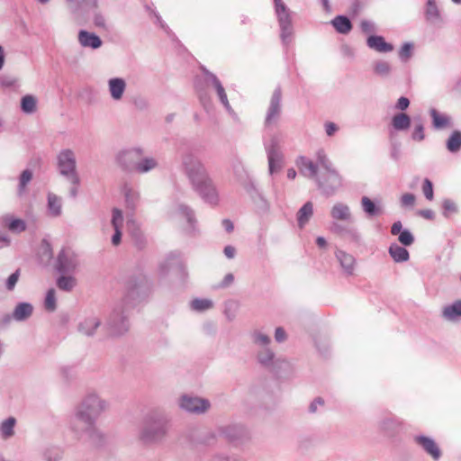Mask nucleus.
<instances>
[{
    "label": "nucleus",
    "mask_w": 461,
    "mask_h": 461,
    "mask_svg": "<svg viewBox=\"0 0 461 461\" xmlns=\"http://www.w3.org/2000/svg\"><path fill=\"white\" fill-rule=\"evenodd\" d=\"M446 146L447 150L452 153L459 151L461 149V131H454L447 139Z\"/></svg>",
    "instance_id": "41"
},
{
    "label": "nucleus",
    "mask_w": 461,
    "mask_h": 461,
    "mask_svg": "<svg viewBox=\"0 0 461 461\" xmlns=\"http://www.w3.org/2000/svg\"><path fill=\"white\" fill-rule=\"evenodd\" d=\"M8 228L12 231L21 232L25 230L26 224L24 221L21 219H14L9 222Z\"/></svg>",
    "instance_id": "56"
},
{
    "label": "nucleus",
    "mask_w": 461,
    "mask_h": 461,
    "mask_svg": "<svg viewBox=\"0 0 461 461\" xmlns=\"http://www.w3.org/2000/svg\"><path fill=\"white\" fill-rule=\"evenodd\" d=\"M287 338L285 330L282 327H277L275 330V339L278 343L285 341Z\"/></svg>",
    "instance_id": "63"
},
{
    "label": "nucleus",
    "mask_w": 461,
    "mask_h": 461,
    "mask_svg": "<svg viewBox=\"0 0 461 461\" xmlns=\"http://www.w3.org/2000/svg\"><path fill=\"white\" fill-rule=\"evenodd\" d=\"M16 420L9 417L0 423V436L3 439H8L14 435V426Z\"/></svg>",
    "instance_id": "38"
},
{
    "label": "nucleus",
    "mask_w": 461,
    "mask_h": 461,
    "mask_svg": "<svg viewBox=\"0 0 461 461\" xmlns=\"http://www.w3.org/2000/svg\"><path fill=\"white\" fill-rule=\"evenodd\" d=\"M330 216L337 221L351 222L353 221L350 207L341 202L333 204L330 209Z\"/></svg>",
    "instance_id": "20"
},
{
    "label": "nucleus",
    "mask_w": 461,
    "mask_h": 461,
    "mask_svg": "<svg viewBox=\"0 0 461 461\" xmlns=\"http://www.w3.org/2000/svg\"><path fill=\"white\" fill-rule=\"evenodd\" d=\"M257 361L262 367L276 375L293 370L291 363L285 358L276 357L270 348H260L257 353Z\"/></svg>",
    "instance_id": "6"
},
{
    "label": "nucleus",
    "mask_w": 461,
    "mask_h": 461,
    "mask_svg": "<svg viewBox=\"0 0 461 461\" xmlns=\"http://www.w3.org/2000/svg\"><path fill=\"white\" fill-rule=\"evenodd\" d=\"M101 324L102 321L97 316H89L78 323L77 330L84 336L92 337Z\"/></svg>",
    "instance_id": "21"
},
{
    "label": "nucleus",
    "mask_w": 461,
    "mask_h": 461,
    "mask_svg": "<svg viewBox=\"0 0 461 461\" xmlns=\"http://www.w3.org/2000/svg\"><path fill=\"white\" fill-rule=\"evenodd\" d=\"M47 209L51 217H59L62 213V199L54 193L47 194Z\"/></svg>",
    "instance_id": "29"
},
{
    "label": "nucleus",
    "mask_w": 461,
    "mask_h": 461,
    "mask_svg": "<svg viewBox=\"0 0 461 461\" xmlns=\"http://www.w3.org/2000/svg\"><path fill=\"white\" fill-rule=\"evenodd\" d=\"M123 193L126 207L131 211H134L140 200V192L130 186H125Z\"/></svg>",
    "instance_id": "34"
},
{
    "label": "nucleus",
    "mask_w": 461,
    "mask_h": 461,
    "mask_svg": "<svg viewBox=\"0 0 461 461\" xmlns=\"http://www.w3.org/2000/svg\"><path fill=\"white\" fill-rule=\"evenodd\" d=\"M425 18L429 23L432 24L442 22L441 14L436 0H427L425 7Z\"/></svg>",
    "instance_id": "31"
},
{
    "label": "nucleus",
    "mask_w": 461,
    "mask_h": 461,
    "mask_svg": "<svg viewBox=\"0 0 461 461\" xmlns=\"http://www.w3.org/2000/svg\"><path fill=\"white\" fill-rule=\"evenodd\" d=\"M193 189L207 203L212 204L218 203V192L210 176L194 185Z\"/></svg>",
    "instance_id": "16"
},
{
    "label": "nucleus",
    "mask_w": 461,
    "mask_h": 461,
    "mask_svg": "<svg viewBox=\"0 0 461 461\" xmlns=\"http://www.w3.org/2000/svg\"><path fill=\"white\" fill-rule=\"evenodd\" d=\"M95 422L96 420L78 422L79 431L74 428L69 429L77 439H83L94 445H100L104 440V435L97 428Z\"/></svg>",
    "instance_id": "9"
},
{
    "label": "nucleus",
    "mask_w": 461,
    "mask_h": 461,
    "mask_svg": "<svg viewBox=\"0 0 461 461\" xmlns=\"http://www.w3.org/2000/svg\"><path fill=\"white\" fill-rule=\"evenodd\" d=\"M210 406L208 400L196 396L185 394L179 399V407L192 414H203L210 409Z\"/></svg>",
    "instance_id": "11"
},
{
    "label": "nucleus",
    "mask_w": 461,
    "mask_h": 461,
    "mask_svg": "<svg viewBox=\"0 0 461 461\" xmlns=\"http://www.w3.org/2000/svg\"><path fill=\"white\" fill-rule=\"evenodd\" d=\"M172 215L185 217L189 223V229H194L195 218L194 212L185 204H177L172 211Z\"/></svg>",
    "instance_id": "33"
},
{
    "label": "nucleus",
    "mask_w": 461,
    "mask_h": 461,
    "mask_svg": "<svg viewBox=\"0 0 461 461\" xmlns=\"http://www.w3.org/2000/svg\"><path fill=\"white\" fill-rule=\"evenodd\" d=\"M66 2L68 7L74 12L78 11L83 4H85V0H66Z\"/></svg>",
    "instance_id": "64"
},
{
    "label": "nucleus",
    "mask_w": 461,
    "mask_h": 461,
    "mask_svg": "<svg viewBox=\"0 0 461 461\" xmlns=\"http://www.w3.org/2000/svg\"><path fill=\"white\" fill-rule=\"evenodd\" d=\"M414 441L420 446L434 460L439 459L441 451L433 438L423 435L415 436Z\"/></svg>",
    "instance_id": "19"
},
{
    "label": "nucleus",
    "mask_w": 461,
    "mask_h": 461,
    "mask_svg": "<svg viewBox=\"0 0 461 461\" xmlns=\"http://www.w3.org/2000/svg\"><path fill=\"white\" fill-rule=\"evenodd\" d=\"M190 306L195 312H205L213 307V302L207 298H196L191 301Z\"/></svg>",
    "instance_id": "44"
},
{
    "label": "nucleus",
    "mask_w": 461,
    "mask_h": 461,
    "mask_svg": "<svg viewBox=\"0 0 461 461\" xmlns=\"http://www.w3.org/2000/svg\"><path fill=\"white\" fill-rule=\"evenodd\" d=\"M168 429L169 422L165 416L150 414L143 421L139 433V438L144 444H158L165 440Z\"/></svg>",
    "instance_id": "3"
},
{
    "label": "nucleus",
    "mask_w": 461,
    "mask_h": 461,
    "mask_svg": "<svg viewBox=\"0 0 461 461\" xmlns=\"http://www.w3.org/2000/svg\"><path fill=\"white\" fill-rule=\"evenodd\" d=\"M281 99H282V92L281 88L277 87L273 92V95L270 99L269 107L267 112L265 125L270 126L276 123L281 114Z\"/></svg>",
    "instance_id": "15"
},
{
    "label": "nucleus",
    "mask_w": 461,
    "mask_h": 461,
    "mask_svg": "<svg viewBox=\"0 0 461 461\" xmlns=\"http://www.w3.org/2000/svg\"><path fill=\"white\" fill-rule=\"evenodd\" d=\"M392 125L396 131H404L411 125V118L404 113L395 114L392 119Z\"/></svg>",
    "instance_id": "39"
},
{
    "label": "nucleus",
    "mask_w": 461,
    "mask_h": 461,
    "mask_svg": "<svg viewBox=\"0 0 461 461\" xmlns=\"http://www.w3.org/2000/svg\"><path fill=\"white\" fill-rule=\"evenodd\" d=\"M109 407L108 402L96 392H88L76 407L69 420V428L79 431L78 422L96 420Z\"/></svg>",
    "instance_id": "2"
},
{
    "label": "nucleus",
    "mask_w": 461,
    "mask_h": 461,
    "mask_svg": "<svg viewBox=\"0 0 461 461\" xmlns=\"http://www.w3.org/2000/svg\"><path fill=\"white\" fill-rule=\"evenodd\" d=\"M93 23L95 27L104 31H108V26L104 15L101 13H95L93 16Z\"/></svg>",
    "instance_id": "55"
},
{
    "label": "nucleus",
    "mask_w": 461,
    "mask_h": 461,
    "mask_svg": "<svg viewBox=\"0 0 461 461\" xmlns=\"http://www.w3.org/2000/svg\"><path fill=\"white\" fill-rule=\"evenodd\" d=\"M78 41L85 48L98 49L102 46V40L98 35L85 30L78 32Z\"/></svg>",
    "instance_id": "24"
},
{
    "label": "nucleus",
    "mask_w": 461,
    "mask_h": 461,
    "mask_svg": "<svg viewBox=\"0 0 461 461\" xmlns=\"http://www.w3.org/2000/svg\"><path fill=\"white\" fill-rule=\"evenodd\" d=\"M422 192L424 196L431 201L434 197L433 185L429 179L425 178L422 185Z\"/></svg>",
    "instance_id": "58"
},
{
    "label": "nucleus",
    "mask_w": 461,
    "mask_h": 461,
    "mask_svg": "<svg viewBox=\"0 0 461 461\" xmlns=\"http://www.w3.org/2000/svg\"><path fill=\"white\" fill-rule=\"evenodd\" d=\"M296 166L300 173L313 179L321 193L327 196L333 195L342 185V177L335 167L318 172L314 162L303 156L297 158Z\"/></svg>",
    "instance_id": "1"
},
{
    "label": "nucleus",
    "mask_w": 461,
    "mask_h": 461,
    "mask_svg": "<svg viewBox=\"0 0 461 461\" xmlns=\"http://www.w3.org/2000/svg\"><path fill=\"white\" fill-rule=\"evenodd\" d=\"M106 335L121 336L128 331L129 322L127 317L119 311L114 310L104 326Z\"/></svg>",
    "instance_id": "14"
},
{
    "label": "nucleus",
    "mask_w": 461,
    "mask_h": 461,
    "mask_svg": "<svg viewBox=\"0 0 461 461\" xmlns=\"http://www.w3.org/2000/svg\"><path fill=\"white\" fill-rule=\"evenodd\" d=\"M429 113L435 129L441 130L450 125L451 119L447 115L439 113L434 108L430 109Z\"/></svg>",
    "instance_id": "37"
},
{
    "label": "nucleus",
    "mask_w": 461,
    "mask_h": 461,
    "mask_svg": "<svg viewBox=\"0 0 461 461\" xmlns=\"http://www.w3.org/2000/svg\"><path fill=\"white\" fill-rule=\"evenodd\" d=\"M77 281L73 276H61L57 280V285L63 291L69 292L76 286Z\"/></svg>",
    "instance_id": "47"
},
{
    "label": "nucleus",
    "mask_w": 461,
    "mask_h": 461,
    "mask_svg": "<svg viewBox=\"0 0 461 461\" xmlns=\"http://www.w3.org/2000/svg\"><path fill=\"white\" fill-rule=\"evenodd\" d=\"M314 165L317 167L318 172H320L319 168H321V171H324L334 167L323 150H319L316 153V163H314Z\"/></svg>",
    "instance_id": "45"
},
{
    "label": "nucleus",
    "mask_w": 461,
    "mask_h": 461,
    "mask_svg": "<svg viewBox=\"0 0 461 461\" xmlns=\"http://www.w3.org/2000/svg\"><path fill=\"white\" fill-rule=\"evenodd\" d=\"M398 240L403 246H411L414 242V237L409 230H403L399 234Z\"/></svg>",
    "instance_id": "54"
},
{
    "label": "nucleus",
    "mask_w": 461,
    "mask_h": 461,
    "mask_svg": "<svg viewBox=\"0 0 461 461\" xmlns=\"http://www.w3.org/2000/svg\"><path fill=\"white\" fill-rule=\"evenodd\" d=\"M127 225L134 245L139 249H143L147 245V239L139 225L133 220H129Z\"/></svg>",
    "instance_id": "25"
},
{
    "label": "nucleus",
    "mask_w": 461,
    "mask_h": 461,
    "mask_svg": "<svg viewBox=\"0 0 461 461\" xmlns=\"http://www.w3.org/2000/svg\"><path fill=\"white\" fill-rule=\"evenodd\" d=\"M37 100L33 95H27L21 100L22 111L25 113L31 114L36 111Z\"/></svg>",
    "instance_id": "46"
},
{
    "label": "nucleus",
    "mask_w": 461,
    "mask_h": 461,
    "mask_svg": "<svg viewBox=\"0 0 461 461\" xmlns=\"http://www.w3.org/2000/svg\"><path fill=\"white\" fill-rule=\"evenodd\" d=\"M442 207H443V215L446 218H449L451 214L457 213V212H458L457 204L450 199H445L442 202Z\"/></svg>",
    "instance_id": "51"
},
{
    "label": "nucleus",
    "mask_w": 461,
    "mask_h": 461,
    "mask_svg": "<svg viewBox=\"0 0 461 461\" xmlns=\"http://www.w3.org/2000/svg\"><path fill=\"white\" fill-rule=\"evenodd\" d=\"M366 45L379 53H388L393 50V46L386 42L384 37L378 35H370L366 40Z\"/></svg>",
    "instance_id": "22"
},
{
    "label": "nucleus",
    "mask_w": 461,
    "mask_h": 461,
    "mask_svg": "<svg viewBox=\"0 0 461 461\" xmlns=\"http://www.w3.org/2000/svg\"><path fill=\"white\" fill-rule=\"evenodd\" d=\"M415 203V195L406 193L401 197V204L403 207H412Z\"/></svg>",
    "instance_id": "60"
},
{
    "label": "nucleus",
    "mask_w": 461,
    "mask_h": 461,
    "mask_svg": "<svg viewBox=\"0 0 461 461\" xmlns=\"http://www.w3.org/2000/svg\"><path fill=\"white\" fill-rule=\"evenodd\" d=\"M32 171L30 169H25L21 173L17 188V194L19 196H23L26 193L27 185L32 181Z\"/></svg>",
    "instance_id": "42"
},
{
    "label": "nucleus",
    "mask_w": 461,
    "mask_h": 461,
    "mask_svg": "<svg viewBox=\"0 0 461 461\" xmlns=\"http://www.w3.org/2000/svg\"><path fill=\"white\" fill-rule=\"evenodd\" d=\"M107 86L111 98L119 102L124 95L127 84L122 77H112L108 80Z\"/></svg>",
    "instance_id": "18"
},
{
    "label": "nucleus",
    "mask_w": 461,
    "mask_h": 461,
    "mask_svg": "<svg viewBox=\"0 0 461 461\" xmlns=\"http://www.w3.org/2000/svg\"><path fill=\"white\" fill-rule=\"evenodd\" d=\"M159 167L158 160L151 156L144 157L143 155L140 157V160H138V165L134 173L137 174H147L152 170H155Z\"/></svg>",
    "instance_id": "26"
},
{
    "label": "nucleus",
    "mask_w": 461,
    "mask_h": 461,
    "mask_svg": "<svg viewBox=\"0 0 461 461\" xmlns=\"http://www.w3.org/2000/svg\"><path fill=\"white\" fill-rule=\"evenodd\" d=\"M360 28L365 33H372L375 32V25L370 21H362L360 23Z\"/></svg>",
    "instance_id": "62"
},
{
    "label": "nucleus",
    "mask_w": 461,
    "mask_h": 461,
    "mask_svg": "<svg viewBox=\"0 0 461 461\" xmlns=\"http://www.w3.org/2000/svg\"><path fill=\"white\" fill-rule=\"evenodd\" d=\"M313 215V204L312 202L305 203L297 212V223L300 229L309 222L310 219Z\"/></svg>",
    "instance_id": "32"
},
{
    "label": "nucleus",
    "mask_w": 461,
    "mask_h": 461,
    "mask_svg": "<svg viewBox=\"0 0 461 461\" xmlns=\"http://www.w3.org/2000/svg\"><path fill=\"white\" fill-rule=\"evenodd\" d=\"M361 208L367 218L377 217L384 212L383 207L379 203H375L367 196L361 198Z\"/></svg>",
    "instance_id": "23"
},
{
    "label": "nucleus",
    "mask_w": 461,
    "mask_h": 461,
    "mask_svg": "<svg viewBox=\"0 0 461 461\" xmlns=\"http://www.w3.org/2000/svg\"><path fill=\"white\" fill-rule=\"evenodd\" d=\"M124 222V217L122 214V210L118 208H113L112 210V219H111V225L113 228V230H121L123 226Z\"/></svg>",
    "instance_id": "48"
},
{
    "label": "nucleus",
    "mask_w": 461,
    "mask_h": 461,
    "mask_svg": "<svg viewBox=\"0 0 461 461\" xmlns=\"http://www.w3.org/2000/svg\"><path fill=\"white\" fill-rule=\"evenodd\" d=\"M57 167L59 175L71 185H80V176L77 168V157L73 149H63L58 153Z\"/></svg>",
    "instance_id": "4"
},
{
    "label": "nucleus",
    "mask_w": 461,
    "mask_h": 461,
    "mask_svg": "<svg viewBox=\"0 0 461 461\" xmlns=\"http://www.w3.org/2000/svg\"><path fill=\"white\" fill-rule=\"evenodd\" d=\"M143 155V149L131 147L118 151L115 156L117 166L124 172L134 173L138 165V160Z\"/></svg>",
    "instance_id": "8"
},
{
    "label": "nucleus",
    "mask_w": 461,
    "mask_h": 461,
    "mask_svg": "<svg viewBox=\"0 0 461 461\" xmlns=\"http://www.w3.org/2000/svg\"><path fill=\"white\" fill-rule=\"evenodd\" d=\"M442 317L444 320L455 322L461 318V301H456L452 304L447 305L442 309Z\"/></svg>",
    "instance_id": "30"
},
{
    "label": "nucleus",
    "mask_w": 461,
    "mask_h": 461,
    "mask_svg": "<svg viewBox=\"0 0 461 461\" xmlns=\"http://www.w3.org/2000/svg\"><path fill=\"white\" fill-rule=\"evenodd\" d=\"M44 307L50 312H53L57 309L55 290L52 288L47 292L44 300Z\"/></svg>",
    "instance_id": "50"
},
{
    "label": "nucleus",
    "mask_w": 461,
    "mask_h": 461,
    "mask_svg": "<svg viewBox=\"0 0 461 461\" xmlns=\"http://www.w3.org/2000/svg\"><path fill=\"white\" fill-rule=\"evenodd\" d=\"M203 73L204 75V82L208 87H212L215 90V93L218 96L219 101L224 106L229 113H232V107L228 100L227 94L225 88L223 87L221 82L217 77V76L205 68H202Z\"/></svg>",
    "instance_id": "10"
},
{
    "label": "nucleus",
    "mask_w": 461,
    "mask_h": 461,
    "mask_svg": "<svg viewBox=\"0 0 461 461\" xmlns=\"http://www.w3.org/2000/svg\"><path fill=\"white\" fill-rule=\"evenodd\" d=\"M251 339L255 345L260 347V348H269L268 345L271 342V338L262 332L261 330H256L251 333Z\"/></svg>",
    "instance_id": "43"
},
{
    "label": "nucleus",
    "mask_w": 461,
    "mask_h": 461,
    "mask_svg": "<svg viewBox=\"0 0 461 461\" xmlns=\"http://www.w3.org/2000/svg\"><path fill=\"white\" fill-rule=\"evenodd\" d=\"M222 434L230 441H237L247 436V429L240 424L228 425L222 429Z\"/></svg>",
    "instance_id": "28"
},
{
    "label": "nucleus",
    "mask_w": 461,
    "mask_h": 461,
    "mask_svg": "<svg viewBox=\"0 0 461 461\" xmlns=\"http://www.w3.org/2000/svg\"><path fill=\"white\" fill-rule=\"evenodd\" d=\"M335 257L345 276L349 277L356 275L357 264V259L353 255L342 249H337L335 252Z\"/></svg>",
    "instance_id": "17"
},
{
    "label": "nucleus",
    "mask_w": 461,
    "mask_h": 461,
    "mask_svg": "<svg viewBox=\"0 0 461 461\" xmlns=\"http://www.w3.org/2000/svg\"><path fill=\"white\" fill-rule=\"evenodd\" d=\"M78 260L77 255L69 249H63L58 255L55 268L62 274H71L77 270Z\"/></svg>",
    "instance_id": "12"
},
{
    "label": "nucleus",
    "mask_w": 461,
    "mask_h": 461,
    "mask_svg": "<svg viewBox=\"0 0 461 461\" xmlns=\"http://www.w3.org/2000/svg\"><path fill=\"white\" fill-rule=\"evenodd\" d=\"M388 252L394 262L401 263V262H406L409 260L410 255L408 250L399 246L396 243H393L390 245Z\"/></svg>",
    "instance_id": "35"
},
{
    "label": "nucleus",
    "mask_w": 461,
    "mask_h": 461,
    "mask_svg": "<svg viewBox=\"0 0 461 461\" xmlns=\"http://www.w3.org/2000/svg\"><path fill=\"white\" fill-rule=\"evenodd\" d=\"M33 312V305L30 303H19L14 307L12 317L16 321H23L29 319Z\"/></svg>",
    "instance_id": "27"
},
{
    "label": "nucleus",
    "mask_w": 461,
    "mask_h": 461,
    "mask_svg": "<svg viewBox=\"0 0 461 461\" xmlns=\"http://www.w3.org/2000/svg\"><path fill=\"white\" fill-rule=\"evenodd\" d=\"M235 277L231 273H228L224 276L221 281L213 285L214 289H226L234 283Z\"/></svg>",
    "instance_id": "53"
},
{
    "label": "nucleus",
    "mask_w": 461,
    "mask_h": 461,
    "mask_svg": "<svg viewBox=\"0 0 461 461\" xmlns=\"http://www.w3.org/2000/svg\"><path fill=\"white\" fill-rule=\"evenodd\" d=\"M276 13L281 28V38L285 43L292 35V23L290 12L282 0H274Z\"/></svg>",
    "instance_id": "13"
},
{
    "label": "nucleus",
    "mask_w": 461,
    "mask_h": 461,
    "mask_svg": "<svg viewBox=\"0 0 461 461\" xmlns=\"http://www.w3.org/2000/svg\"><path fill=\"white\" fill-rule=\"evenodd\" d=\"M411 138L414 140L421 141L424 140V127L423 124L420 122L414 125L413 132Z\"/></svg>",
    "instance_id": "59"
},
{
    "label": "nucleus",
    "mask_w": 461,
    "mask_h": 461,
    "mask_svg": "<svg viewBox=\"0 0 461 461\" xmlns=\"http://www.w3.org/2000/svg\"><path fill=\"white\" fill-rule=\"evenodd\" d=\"M348 227H347V226H343L342 224H340V223L337 222V221H336L335 222H333V223L331 224V226H330V230H331L333 233H335V234H337V235L340 236L341 238H343V237H344V235H345V233H346V231H347V229H348Z\"/></svg>",
    "instance_id": "61"
},
{
    "label": "nucleus",
    "mask_w": 461,
    "mask_h": 461,
    "mask_svg": "<svg viewBox=\"0 0 461 461\" xmlns=\"http://www.w3.org/2000/svg\"><path fill=\"white\" fill-rule=\"evenodd\" d=\"M182 168L192 187L210 176L202 160L190 152L183 155Z\"/></svg>",
    "instance_id": "5"
},
{
    "label": "nucleus",
    "mask_w": 461,
    "mask_h": 461,
    "mask_svg": "<svg viewBox=\"0 0 461 461\" xmlns=\"http://www.w3.org/2000/svg\"><path fill=\"white\" fill-rule=\"evenodd\" d=\"M343 238L355 244H360L362 242V235L355 227H348Z\"/></svg>",
    "instance_id": "49"
},
{
    "label": "nucleus",
    "mask_w": 461,
    "mask_h": 461,
    "mask_svg": "<svg viewBox=\"0 0 461 461\" xmlns=\"http://www.w3.org/2000/svg\"><path fill=\"white\" fill-rule=\"evenodd\" d=\"M331 24L333 25L335 30L341 34H348L352 29L350 20L343 15L336 16L331 21Z\"/></svg>",
    "instance_id": "36"
},
{
    "label": "nucleus",
    "mask_w": 461,
    "mask_h": 461,
    "mask_svg": "<svg viewBox=\"0 0 461 461\" xmlns=\"http://www.w3.org/2000/svg\"><path fill=\"white\" fill-rule=\"evenodd\" d=\"M19 277H20V269H17L15 272H14L12 275H10L9 277L6 279L5 288L8 291H13L19 280Z\"/></svg>",
    "instance_id": "57"
},
{
    "label": "nucleus",
    "mask_w": 461,
    "mask_h": 461,
    "mask_svg": "<svg viewBox=\"0 0 461 461\" xmlns=\"http://www.w3.org/2000/svg\"><path fill=\"white\" fill-rule=\"evenodd\" d=\"M374 73L381 77H387L392 72V66L388 61L376 60L373 64Z\"/></svg>",
    "instance_id": "40"
},
{
    "label": "nucleus",
    "mask_w": 461,
    "mask_h": 461,
    "mask_svg": "<svg viewBox=\"0 0 461 461\" xmlns=\"http://www.w3.org/2000/svg\"><path fill=\"white\" fill-rule=\"evenodd\" d=\"M267 157L268 172L270 175L281 170L283 167L284 155L281 151V139L276 134L270 136L264 143Z\"/></svg>",
    "instance_id": "7"
},
{
    "label": "nucleus",
    "mask_w": 461,
    "mask_h": 461,
    "mask_svg": "<svg viewBox=\"0 0 461 461\" xmlns=\"http://www.w3.org/2000/svg\"><path fill=\"white\" fill-rule=\"evenodd\" d=\"M413 44L405 42L399 50V58L402 61H407L412 55Z\"/></svg>",
    "instance_id": "52"
}]
</instances>
